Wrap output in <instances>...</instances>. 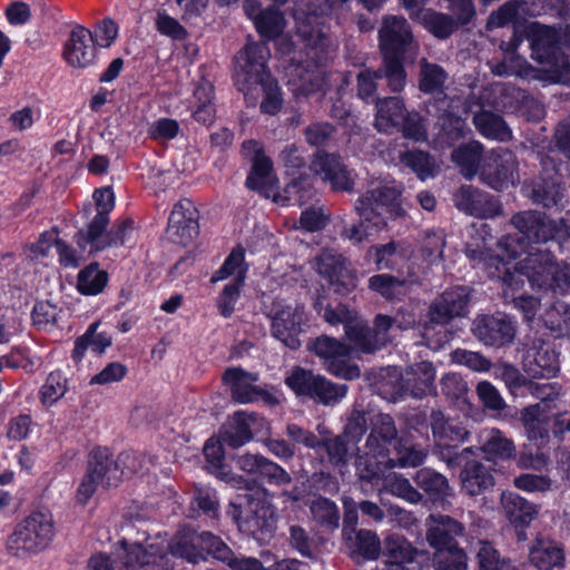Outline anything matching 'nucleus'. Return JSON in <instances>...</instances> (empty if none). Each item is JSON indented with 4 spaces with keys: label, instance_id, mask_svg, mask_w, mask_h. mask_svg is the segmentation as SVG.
I'll return each instance as SVG.
<instances>
[{
    "label": "nucleus",
    "instance_id": "nucleus-64",
    "mask_svg": "<svg viewBox=\"0 0 570 570\" xmlns=\"http://www.w3.org/2000/svg\"><path fill=\"white\" fill-rule=\"evenodd\" d=\"M479 570H510L511 566L500 560L498 551L487 541H480L476 551Z\"/></svg>",
    "mask_w": 570,
    "mask_h": 570
},
{
    "label": "nucleus",
    "instance_id": "nucleus-59",
    "mask_svg": "<svg viewBox=\"0 0 570 570\" xmlns=\"http://www.w3.org/2000/svg\"><path fill=\"white\" fill-rule=\"evenodd\" d=\"M520 92L513 88L507 87L502 82L491 85V87L484 90L482 100L487 101L488 105L495 107L498 110L510 108L514 100H518Z\"/></svg>",
    "mask_w": 570,
    "mask_h": 570
},
{
    "label": "nucleus",
    "instance_id": "nucleus-9",
    "mask_svg": "<svg viewBox=\"0 0 570 570\" xmlns=\"http://www.w3.org/2000/svg\"><path fill=\"white\" fill-rule=\"evenodd\" d=\"M396 448V429L389 414H377L372 421V430L364 445L363 453L356 460V469L361 461L374 466L377 461L391 460V449Z\"/></svg>",
    "mask_w": 570,
    "mask_h": 570
},
{
    "label": "nucleus",
    "instance_id": "nucleus-2",
    "mask_svg": "<svg viewBox=\"0 0 570 570\" xmlns=\"http://www.w3.org/2000/svg\"><path fill=\"white\" fill-rule=\"evenodd\" d=\"M402 191V185L393 179L386 178L373 185L355 206L360 222L344 227L342 237L360 244L383 230L387 220L403 216Z\"/></svg>",
    "mask_w": 570,
    "mask_h": 570
},
{
    "label": "nucleus",
    "instance_id": "nucleus-47",
    "mask_svg": "<svg viewBox=\"0 0 570 570\" xmlns=\"http://www.w3.org/2000/svg\"><path fill=\"white\" fill-rule=\"evenodd\" d=\"M521 420L530 440L542 442L548 438V414L541 404L524 409Z\"/></svg>",
    "mask_w": 570,
    "mask_h": 570
},
{
    "label": "nucleus",
    "instance_id": "nucleus-53",
    "mask_svg": "<svg viewBox=\"0 0 570 570\" xmlns=\"http://www.w3.org/2000/svg\"><path fill=\"white\" fill-rule=\"evenodd\" d=\"M346 393L347 386L345 384L332 383L326 377L320 375L309 399L324 405H334L343 400Z\"/></svg>",
    "mask_w": 570,
    "mask_h": 570
},
{
    "label": "nucleus",
    "instance_id": "nucleus-33",
    "mask_svg": "<svg viewBox=\"0 0 570 570\" xmlns=\"http://www.w3.org/2000/svg\"><path fill=\"white\" fill-rule=\"evenodd\" d=\"M87 472L101 484V488L117 485L124 475L119 463L111 459L106 449H97L91 452Z\"/></svg>",
    "mask_w": 570,
    "mask_h": 570
},
{
    "label": "nucleus",
    "instance_id": "nucleus-62",
    "mask_svg": "<svg viewBox=\"0 0 570 570\" xmlns=\"http://www.w3.org/2000/svg\"><path fill=\"white\" fill-rule=\"evenodd\" d=\"M402 55H383L384 75L392 91H401L405 86V71L401 63Z\"/></svg>",
    "mask_w": 570,
    "mask_h": 570
},
{
    "label": "nucleus",
    "instance_id": "nucleus-26",
    "mask_svg": "<svg viewBox=\"0 0 570 570\" xmlns=\"http://www.w3.org/2000/svg\"><path fill=\"white\" fill-rule=\"evenodd\" d=\"M94 37L90 30L77 26L70 32L63 48V58L72 68H87L95 60Z\"/></svg>",
    "mask_w": 570,
    "mask_h": 570
},
{
    "label": "nucleus",
    "instance_id": "nucleus-43",
    "mask_svg": "<svg viewBox=\"0 0 570 570\" xmlns=\"http://www.w3.org/2000/svg\"><path fill=\"white\" fill-rule=\"evenodd\" d=\"M405 109L403 101L397 97L377 100L375 127L383 132H390L404 120Z\"/></svg>",
    "mask_w": 570,
    "mask_h": 570
},
{
    "label": "nucleus",
    "instance_id": "nucleus-57",
    "mask_svg": "<svg viewBox=\"0 0 570 570\" xmlns=\"http://www.w3.org/2000/svg\"><path fill=\"white\" fill-rule=\"evenodd\" d=\"M370 289L379 293L385 298L393 299L404 295L407 286L403 281L397 279L392 275L380 274L374 275L368 279Z\"/></svg>",
    "mask_w": 570,
    "mask_h": 570
},
{
    "label": "nucleus",
    "instance_id": "nucleus-15",
    "mask_svg": "<svg viewBox=\"0 0 570 570\" xmlns=\"http://www.w3.org/2000/svg\"><path fill=\"white\" fill-rule=\"evenodd\" d=\"M314 267L334 291L345 294L356 287V275L346 259L333 249L323 250L315 259Z\"/></svg>",
    "mask_w": 570,
    "mask_h": 570
},
{
    "label": "nucleus",
    "instance_id": "nucleus-38",
    "mask_svg": "<svg viewBox=\"0 0 570 570\" xmlns=\"http://www.w3.org/2000/svg\"><path fill=\"white\" fill-rule=\"evenodd\" d=\"M375 330L371 331L370 338L377 344V350L391 342L396 337L397 333L407 330L415 324L414 315L397 314L396 317L391 318L385 315H377L375 317Z\"/></svg>",
    "mask_w": 570,
    "mask_h": 570
},
{
    "label": "nucleus",
    "instance_id": "nucleus-3",
    "mask_svg": "<svg viewBox=\"0 0 570 570\" xmlns=\"http://www.w3.org/2000/svg\"><path fill=\"white\" fill-rule=\"evenodd\" d=\"M269 50L265 43L247 42L235 59V82L250 105L263 98L261 110L275 115L282 107L276 81L266 70Z\"/></svg>",
    "mask_w": 570,
    "mask_h": 570
},
{
    "label": "nucleus",
    "instance_id": "nucleus-32",
    "mask_svg": "<svg viewBox=\"0 0 570 570\" xmlns=\"http://www.w3.org/2000/svg\"><path fill=\"white\" fill-rule=\"evenodd\" d=\"M529 561L538 570H553L564 566V552L558 542L539 538L529 547Z\"/></svg>",
    "mask_w": 570,
    "mask_h": 570
},
{
    "label": "nucleus",
    "instance_id": "nucleus-11",
    "mask_svg": "<svg viewBox=\"0 0 570 570\" xmlns=\"http://www.w3.org/2000/svg\"><path fill=\"white\" fill-rule=\"evenodd\" d=\"M97 214L90 222L87 230H80L76 235V242L82 252H99L104 249L106 242L99 236L108 224V215L115 207V195L111 188L105 187L94 194Z\"/></svg>",
    "mask_w": 570,
    "mask_h": 570
},
{
    "label": "nucleus",
    "instance_id": "nucleus-50",
    "mask_svg": "<svg viewBox=\"0 0 570 570\" xmlns=\"http://www.w3.org/2000/svg\"><path fill=\"white\" fill-rule=\"evenodd\" d=\"M481 154L482 145L479 141H471L455 149L452 159L461 168L462 174L471 179L478 171Z\"/></svg>",
    "mask_w": 570,
    "mask_h": 570
},
{
    "label": "nucleus",
    "instance_id": "nucleus-17",
    "mask_svg": "<svg viewBox=\"0 0 570 570\" xmlns=\"http://www.w3.org/2000/svg\"><path fill=\"white\" fill-rule=\"evenodd\" d=\"M53 249L58 255L59 264L67 268L77 267L83 258L59 238L57 229L42 233L37 242L26 247L24 254L30 261L42 262L51 256Z\"/></svg>",
    "mask_w": 570,
    "mask_h": 570
},
{
    "label": "nucleus",
    "instance_id": "nucleus-58",
    "mask_svg": "<svg viewBox=\"0 0 570 570\" xmlns=\"http://www.w3.org/2000/svg\"><path fill=\"white\" fill-rule=\"evenodd\" d=\"M318 374L303 367H294L285 379V384L297 395L309 397L313 393L314 385L318 379Z\"/></svg>",
    "mask_w": 570,
    "mask_h": 570
},
{
    "label": "nucleus",
    "instance_id": "nucleus-36",
    "mask_svg": "<svg viewBox=\"0 0 570 570\" xmlns=\"http://www.w3.org/2000/svg\"><path fill=\"white\" fill-rule=\"evenodd\" d=\"M203 538L204 532L197 533L190 529H181L168 543L167 548L171 556L196 563L205 559Z\"/></svg>",
    "mask_w": 570,
    "mask_h": 570
},
{
    "label": "nucleus",
    "instance_id": "nucleus-19",
    "mask_svg": "<svg viewBox=\"0 0 570 570\" xmlns=\"http://www.w3.org/2000/svg\"><path fill=\"white\" fill-rule=\"evenodd\" d=\"M198 235L197 210L188 199L178 202L169 216L167 237L170 242L186 246Z\"/></svg>",
    "mask_w": 570,
    "mask_h": 570
},
{
    "label": "nucleus",
    "instance_id": "nucleus-5",
    "mask_svg": "<svg viewBox=\"0 0 570 570\" xmlns=\"http://www.w3.org/2000/svg\"><path fill=\"white\" fill-rule=\"evenodd\" d=\"M56 535L53 517L37 510L21 519L8 535L6 549L18 559H28L45 551Z\"/></svg>",
    "mask_w": 570,
    "mask_h": 570
},
{
    "label": "nucleus",
    "instance_id": "nucleus-54",
    "mask_svg": "<svg viewBox=\"0 0 570 570\" xmlns=\"http://www.w3.org/2000/svg\"><path fill=\"white\" fill-rule=\"evenodd\" d=\"M68 391V380L60 371L51 372L42 384L39 395L42 404L51 406Z\"/></svg>",
    "mask_w": 570,
    "mask_h": 570
},
{
    "label": "nucleus",
    "instance_id": "nucleus-30",
    "mask_svg": "<svg viewBox=\"0 0 570 570\" xmlns=\"http://www.w3.org/2000/svg\"><path fill=\"white\" fill-rule=\"evenodd\" d=\"M243 8L261 36L274 39L283 31L285 20L281 11L274 8L262 9L256 0H245Z\"/></svg>",
    "mask_w": 570,
    "mask_h": 570
},
{
    "label": "nucleus",
    "instance_id": "nucleus-13",
    "mask_svg": "<svg viewBox=\"0 0 570 570\" xmlns=\"http://www.w3.org/2000/svg\"><path fill=\"white\" fill-rule=\"evenodd\" d=\"M268 315L272 320L273 335L289 348H298L301 346L298 335L305 320L304 308L276 301L272 304Z\"/></svg>",
    "mask_w": 570,
    "mask_h": 570
},
{
    "label": "nucleus",
    "instance_id": "nucleus-63",
    "mask_svg": "<svg viewBox=\"0 0 570 570\" xmlns=\"http://www.w3.org/2000/svg\"><path fill=\"white\" fill-rule=\"evenodd\" d=\"M311 512L313 518L325 525L337 528L340 514L337 507L325 498H317L311 504Z\"/></svg>",
    "mask_w": 570,
    "mask_h": 570
},
{
    "label": "nucleus",
    "instance_id": "nucleus-35",
    "mask_svg": "<svg viewBox=\"0 0 570 570\" xmlns=\"http://www.w3.org/2000/svg\"><path fill=\"white\" fill-rule=\"evenodd\" d=\"M411 248L402 242H390L384 245L371 246L366 253L377 269H396L410 257Z\"/></svg>",
    "mask_w": 570,
    "mask_h": 570
},
{
    "label": "nucleus",
    "instance_id": "nucleus-31",
    "mask_svg": "<svg viewBox=\"0 0 570 570\" xmlns=\"http://www.w3.org/2000/svg\"><path fill=\"white\" fill-rule=\"evenodd\" d=\"M237 465L254 478L267 480L269 483L282 485L291 481V476L283 468L258 454L238 456Z\"/></svg>",
    "mask_w": 570,
    "mask_h": 570
},
{
    "label": "nucleus",
    "instance_id": "nucleus-61",
    "mask_svg": "<svg viewBox=\"0 0 570 570\" xmlns=\"http://www.w3.org/2000/svg\"><path fill=\"white\" fill-rule=\"evenodd\" d=\"M204 95V102L196 105L193 112L195 119L203 124H210L215 117L213 105V86L208 81H202L195 89V96Z\"/></svg>",
    "mask_w": 570,
    "mask_h": 570
},
{
    "label": "nucleus",
    "instance_id": "nucleus-60",
    "mask_svg": "<svg viewBox=\"0 0 570 570\" xmlns=\"http://www.w3.org/2000/svg\"><path fill=\"white\" fill-rule=\"evenodd\" d=\"M419 19L421 23L438 38H446L455 29V22L443 13L423 10Z\"/></svg>",
    "mask_w": 570,
    "mask_h": 570
},
{
    "label": "nucleus",
    "instance_id": "nucleus-8",
    "mask_svg": "<svg viewBox=\"0 0 570 570\" xmlns=\"http://www.w3.org/2000/svg\"><path fill=\"white\" fill-rule=\"evenodd\" d=\"M396 468L395 460L377 461L372 466L365 461H361L357 468V474L361 480L368 481L375 487L382 484V489L394 497L401 498L410 503H417L421 501V493L415 490L410 481L401 474L391 472L390 470Z\"/></svg>",
    "mask_w": 570,
    "mask_h": 570
},
{
    "label": "nucleus",
    "instance_id": "nucleus-6",
    "mask_svg": "<svg viewBox=\"0 0 570 570\" xmlns=\"http://www.w3.org/2000/svg\"><path fill=\"white\" fill-rule=\"evenodd\" d=\"M530 42L532 58L544 66V70L554 75L558 81L570 83V61L558 55L556 42L557 32L550 27L530 22L524 29Z\"/></svg>",
    "mask_w": 570,
    "mask_h": 570
},
{
    "label": "nucleus",
    "instance_id": "nucleus-1",
    "mask_svg": "<svg viewBox=\"0 0 570 570\" xmlns=\"http://www.w3.org/2000/svg\"><path fill=\"white\" fill-rule=\"evenodd\" d=\"M517 233L498 243L497 254L488 252L489 240L481 237L466 245V256L482 265L490 277L502 283V294L519 309L528 322H533L541 306L539 299L518 292L527 279L532 288L544 293L564 295L570 292V264L556 263L548 249L535 245L549 239H564L570 236L569 227H557L535 212H524L512 219Z\"/></svg>",
    "mask_w": 570,
    "mask_h": 570
},
{
    "label": "nucleus",
    "instance_id": "nucleus-51",
    "mask_svg": "<svg viewBox=\"0 0 570 570\" xmlns=\"http://www.w3.org/2000/svg\"><path fill=\"white\" fill-rule=\"evenodd\" d=\"M326 449L331 461L335 464L345 463L348 458L354 455L360 449L352 435V424H347L343 436L328 441Z\"/></svg>",
    "mask_w": 570,
    "mask_h": 570
},
{
    "label": "nucleus",
    "instance_id": "nucleus-21",
    "mask_svg": "<svg viewBox=\"0 0 570 570\" xmlns=\"http://www.w3.org/2000/svg\"><path fill=\"white\" fill-rule=\"evenodd\" d=\"M473 333L485 345L501 346L513 340L515 326L503 314L484 315L474 321Z\"/></svg>",
    "mask_w": 570,
    "mask_h": 570
},
{
    "label": "nucleus",
    "instance_id": "nucleus-20",
    "mask_svg": "<svg viewBox=\"0 0 570 570\" xmlns=\"http://www.w3.org/2000/svg\"><path fill=\"white\" fill-rule=\"evenodd\" d=\"M460 100L452 99L448 101L442 99L432 105L439 115L440 132L434 141L435 147H450L465 134L466 126L464 120L455 114L459 109Z\"/></svg>",
    "mask_w": 570,
    "mask_h": 570
},
{
    "label": "nucleus",
    "instance_id": "nucleus-18",
    "mask_svg": "<svg viewBox=\"0 0 570 570\" xmlns=\"http://www.w3.org/2000/svg\"><path fill=\"white\" fill-rule=\"evenodd\" d=\"M159 538L147 539L146 547L139 542L127 543L121 542L122 553L120 558L127 570H135L145 566L155 564L164 570H169V557L163 553V541L158 542Z\"/></svg>",
    "mask_w": 570,
    "mask_h": 570
},
{
    "label": "nucleus",
    "instance_id": "nucleus-39",
    "mask_svg": "<svg viewBox=\"0 0 570 570\" xmlns=\"http://www.w3.org/2000/svg\"><path fill=\"white\" fill-rule=\"evenodd\" d=\"M479 443L488 460H509L515 455L514 443L498 429L482 430Z\"/></svg>",
    "mask_w": 570,
    "mask_h": 570
},
{
    "label": "nucleus",
    "instance_id": "nucleus-44",
    "mask_svg": "<svg viewBox=\"0 0 570 570\" xmlns=\"http://www.w3.org/2000/svg\"><path fill=\"white\" fill-rule=\"evenodd\" d=\"M435 370L430 362H421L410 368L406 373V390H410L414 397H422L434 390Z\"/></svg>",
    "mask_w": 570,
    "mask_h": 570
},
{
    "label": "nucleus",
    "instance_id": "nucleus-28",
    "mask_svg": "<svg viewBox=\"0 0 570 570\" xmlns=\"http://www.w3.org/2000/svg\"><path fill=\"white\" fill-rule=\"evenodd\" d=\"M454 203L460 210L480 218L494 217L501 212L497 199L472 186H462L454 195Z\"/></svg>",
    "mask_w": 570,
    "mask_h": 570
},
{
    "label": "nucleus",
    "instance_id": "nucleus-14",
    "mask_svg": "<svg viewBox=\"0 0 570 570\" xmlns=\"http://www.w3.org/2000/svg\"><path fill=\"white\" fill-rule=\"evenodd\" d=\"M323 317L331 325L344 324L346 338L350 344H354L356 351L364 353L377 351V344L370 338L371 330L357 318L354 311L345 305L340 304L335 308L326 307Z\"/></svg>",
    "mask_w": 570,
    "mask_h": 570
},
{
    "label": "nucleus",
    "instance_id": "nucleus-42",
    "mask_svg": "<svg viewBox=\"0 0 570 570\" xmlns=\"http://www.w3.org/2000/svg\"><path fill=\"white\" fill-rule=\"evenodd\" d=\"M521 41L522 39L519 37V30L515 29L512 41L501 46L502 50L504 51V60L493 69L494 73L499 76L515 75L523 78L532 76L533 70L528 65V62L520 56L514 55V51Z\"/></svg>",
    "mask_w": 570,
    "mask_h": 570
},
{
    "label": "nucleus",
    "instance_id": "nucleus-16",
    "mask_svg": "<svg viewBox=\"0 0 570 570\" xmlns=\"http://www.w3.org/2000/svg\"><path fill=\"white\" fill-rule=\"evenodd\" d=\"M245 155L253 156V169L246 180V185L252 189L259 190L266 197H273L277 204L284 205L282 196L277 194L276 180L272 175V163L266 158L257 141L249 140L243 144Z\"/></svg>",
    "mask_w": 570,
    "mask_h": 570
},
{
    "label": "nucleus",
    "instance_id": "nucleus-45",
    "mask_svg": "<svg viewBox=\"0 0 570 570\" xmlns=\"http://www.w3.org/2000/svg\"><path fill=\"white\" fill-rule=\"evenodd\" d=\"M540 320L554 336H570V306L564 302L557 301L547 307L540 314Z\"/></svg>",
    "mask_w": 570,
    "mask_h": 570
},
{
    "label": "nucleus",
    "instance_id": "nucleus-52",
    "mask_svg": "<svg viewBox=\"0 0 570 570\" xmlns=\"http://www.w3.org/2000/svg\"><path fill=\"white\" fill-rule=\"evenodd\" d=\"M420 66V90L426 94L440 92L448 78L444 69L435 63L428 62L425 59L421 60Z\"/></svg>",
    "mask_w": 570,
    "mask_h": 570
},
{
    "label": "nucleus",
    "instance_id": "nucleus-23",
    "mask_svg": "<svg viewBox=\"0 0 570 570\" xmlns=\"http://www.w3.org/2000/svg\"><path fill=\"white\" fill-rule=\"evenodd\" d=\"M257 424L266 425V420L254 413L236 412L225 424L220 439L230 448H239L261 433Z\"/></svg>",
    "mask_w": 570,
    "mask_h": 570
},
{
    "label": "nucleus",
    "instance_id": "nucleus-25",
    "mask_svg": "<svg viewBox=\"0 0 570 570\" xmlns=\"http://www.w3.org/2000/svg\"><path fill=\"white\" fill-rule=\"evenodd\" d=\"M224 381L230 386L233 397L240 403H250L258 400H263L267 404L277 402L275 396L254 386L257 381L255 374L244 372L240 368H228L224 373Z\"/></svg>",
    "mask_w": 570,
    "mask_h": 570
},
{
    "label": "nucleus",
    "instance_id": "nucleus-29",
    "mask_svg": "<svg viewBox=\"0 0 570 570\" xmlns=\"http://www.w3.org/2000/svg\"><path fill=\"white\" fill-rule=\"evenodd\" d=\"M311 170L320 176L322 180L330 183L334 189L348 190L353 186L351 174L341 159L334 155H316L312 161Z\"/></svg>",
    "mask_w": 570,
    "mask_h": 570
},
{
    "label": "nucleus",
    "instance_id": "nucleus-37",
    "mask_svg": "<svg viewBox=\"0 0 570 570\" xmlns=\"http://www.w3.org/2000/svg\"><path fill=\"white\" fill-rule=\"evenodd\" d=\"M523 368L532 377H552L559 371L557 354L549 346L529 350L523 358Z\"/></svg>",
    "mask_w": 570,
    "mask_h": 570
},
{
    "label": "nucleus",
    "instance_id": "nucleus-12",
    "mask_svg": "<svg viewBox=\"0 0 570 570\" xmlns=\"http://www.w3.org/2000/svg\"><path fill=\"white\" fill-rule=\"evenodd\" d=\"M480 177L483 183L495 190H505L519 181L514 155L499 148L489 154L481 165Z\"/></svg>",
    "mask_w": 570,
    "mask_h": 570
},
{
    "label": "nucleus",
    "instance_id": "nucleus-46",
    "mask_svg": "<svg viewBox=\"0 0 570 570\" xmlns=\"http://www.w3.org/2000/svg\"><path fill=\"white\" fill-rule=\"evenodd\" d=\"M108 279V273L98 264L92 263L78 273L77 289L82 295L95 296L105 289Z\"/></svg>",
    "mask_w": 570,
    "mask_h": 570
},
{
    "label": "nucleus",
    "instance_id": "nucleus-49",
    "mask_svg": "<svg viewBox=\"0 0 570 570\" xmlns=\"http://www.w3.org/2000/svg\"><path fill=\"white\" fill-rule=\"evenodd\" d=\"M415 482L433 500H444L452 495L446 478L431 469L419 470Z\"/></svg>",
    "mask_w": 570,
    "mask_h": 570
},
{
    "label": "nucleus",
    "instance_id": "nucleus-7",
    "mask_svg": "<svg viewBox=\"0 0 570 570\" xmlns=\"http://www.w3.org/2000/svg\"><path fill=\"white\" fill-rule=\"evenodd\" d=\"M308 350L314 352L322 361L325 368L335 376L353 380L360 376V368L350 363L354 355L365 354L330 336L323 335L308 343Z\"/></svg>",
    "mask_w": 570,
    "mask_h": 570
},
{
    "label": "nucleus",
    "instance_id": "nucleus-56",
    "mask_svg": "<svg viewBox=\"0 0 570 570\" xmlns=\"http://www.w3.org/2000/svg\"><path fill=\"white\" fill-rule=\"evenodd\" d=\"M244 253L240 248L234 249L224 262L223 266L212 276V282L217 283L230 276L234 279L230 283L243 284L245 269L243 267Z\"/></svg>",
    "mask_w": 570,
    "mask_h": 570
},
{
    "label": "nucleus",
    "instance_id": "nucleus-48",
    "mask_svg": "<svg viewBox=\"0 0 570 570\" xmlns=\"http://www.w3.org/2000/svg\"><path fill=\"white\" fill-rule=\"evenodd\" d=\"M473 122L479 132L487 138L503 141L511 137V131L503 119L493 112L482 109L474 115Z\"/></svg>",
    "mask_w": 570,
    "mask_h": 570
},
{
    "label": "nucleus",
    "instance_id": "nucleus-24",
    "mask_svg": "<svg viewBox=\"0 0 570 570\" xmlns=\"http://www.w3.org/2000/svg\"><path fill=\"white\" fill-rule=\"evenodd\" d=\"M412 32L406 20L386 17L380 29V46L383 55H402L412 47Z\"/></svg>",
    "mask_w": 570,
    "mask_h": 570
},
{
    "label": "nucleus",
    "instance_id": "nucleus-40",
    "mask_svg": "<svg viewBox=\"0 0 570 570\" xmlns=\"http://www.w3.org/2000/svg\"><path fill=\"white\" fill-rule=\"evenodd\" d=\"M289 77L288 85L297 97L323 90L325 85L324 72L320 67L308 70L303 66H296L291 69Z\"/></svg>",
    "mask_w": 570,
    "mask_h": 570
},
{
    "label": "nucleus",
    "instance_id": "nucleus-4",
    "mask_svg": "<svg viewBox=\"0 0 570 570\" xmlns=\"http://www.w3.org/2000/svg\"><path fill=\"white\" fill-rule=\"evenodd\" d=\"M222 479L233 487H245L247 490L245 509L242 510L240 504L232 502L227 511L238 529L258 541L269 539L275 530L276 513L267 491L261 487H249L240 476L228 473H222Z\"/></svg>",
    "mask_w": 570,
    "mask_h": 570
},
{
    "label": "nucleus",
    "instance_id": "nucleus-27",
    "mask_svg": "<svg viewBox=\"0 0 570 570\" xmlns=\"http://www.w3.org/2000/svg\"><path fill=\"white\" fill-rule=\"evenodd\" d=\"M469 297L466 287L456 286L445 291L431 307V322L443 324L451 318L465 316Z\"/></svg>",
    "mask_w": 570,
    "mask_h": 570
},
{
    "label": "nucleus",
    "instance_id": "nucleus-22",
    "mask_svg": "<svg viewBox=\"0 0 570 570\" xmlns=\"http://www.w3.org/2000/svg\"><path fill=\"white\" fill-rule=\"evenodd\" d=\"M426 542L435 551L458 544L455 539L464 534V525L444 514H431L425 520Z\"/></svg>",
    "mask_w": 570,
    "mask_h": 570
},
{
    "label": "nucleus",
    "instance_id": "nucleus-55",
    "mask_svg": "<svg viewBox=\"0 0 570 570\" xmlns=\"http://www.w3.org/2000/svg\"><path fill=\"white\" fill-rule=\"evenodd\" d=\"M401 163L411 168L422 180L433 177L438 171L435 161L428 154L419 150L402 154Z\"/></svg>",
    "mask_w": 570,
    "mask_h": 570
},
{
    "label": "nucleus",
    "instance_id": "nucleus-34",
    "mask_svg": "<svg viewBox=\"0 0 570 570\" xmlns=\"http://www.w3.org/2000/svg\"><path fill=\"white\" fill-rule=\"evenodd\" d=\"M501 505L505 517L515 529H525L537 518L538 509L514 492H502Z\"/></svg>",
    "mask_w": 570,
    "mask_h": 570
},
{
    "label": "nucleus",
    "instance_id": "nucleus-10",
    "mask_svg": "<svg viewBox=\"0 0 570 570\" xmlns=\"http://www.w3.org/2000/svg\"><path fill=\"white\" fill-rule=\"evenodd\" d=\"M441 456L448 461L449 464L464 463V468L460 474L461 488L469 495H479L483 491L491 489L494 485V478L490 473L489 468L476 460H468L471 453L470 449H464L455 456L451 455V449L448 444H440Z\"/></svg>",
    "mask_w": 570,
    "mask_h": 570
},
{
    "label": "nucleus",
    "instance_id": "nucleus-41",
    "mask_svg": "<svg viewBox=\"0 0 570 570\" xmlns=\"http://www.w3.org/2000/svg\"><path fill=\"white\" fill-rule=\"evenodd\" d=\"M344 537L350 556L353 559L374 560L380 556L381 542L377 535L370 530H360L354 537L344 529Z\"/></svg>",
    "mask_w": 570,
    "mask_h": 570
}]
</instances>
